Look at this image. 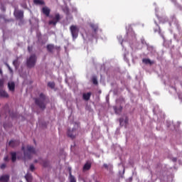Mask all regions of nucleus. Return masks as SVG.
<instances>
[{"instance_id": "obj_1", "label": "nucleus", "mask_w": 182, "mask_h": 182, "mask_svg": "<svg viewBox=\"0 0 182 182\" xmlns=\"http://www.w3.org/2000/svg\"><path fill=\"white\" fill-rule=\"evenodd\" d=\"M22 150L24 151V159L26 160V159H31L32 157V154H35L36 153V151L35 150V148L32 146H27V149H25V147H22Z\"/></svg>"}, {"instance_id": "obj_2", "label": "nucleus", "mask_w": 182, "mask_h": 182, "mask_svg": "<svg viewBox=\"0 0 182 182\" xmlns=\"http://www.w3.org/2000/svg\"><path fill=\"white\" fill-rule=\"evenodd\" d=\"M70 31L73 37V40L75 41L77 39L79 35V28L77 26H71L70 27Z\"/></svg>"}, {"instance_id": "obj_3", "label": "nucleus", "mask_w": 182, "mask_h": 182, "mask_svg": "<svg viewBox=\"0 0 182 182\" xmlns=\"http://www.w3.org/2000/svg\"><path fill=\"white\" fill-rule=\"evenodd\" d=\"M77 124H75V128H73L72 129H68L67 134L68 137H70V139H75L76 136H77Z\"/></svg>"}, {"instance_id": "obj_4", "label": "nucleus", "mask_w": 182, "mask_h": 182, "mask_svg": "<svg viewBox=\"0 0 182 182\" xmlns=\"http://www.w3.org/2000/svg\"><path fill=\"white\" fill-rule=\"evenodd\" d=\"M36 104L39 106L41 109H45V95L40 94V98L36 99Z\"/></svg>"}, {"instance_id": "obj_5", "label": "nucleus", "mask_w": 182, "mask_h": 182, "mask_svg": "<svg viewBox=\"0 0 182 182\" xmlns=\"http://www.w3.org/2000/svg\"><path fill=\"white\" fill-rule=\"evenodd\" d=\"M36 65V55H32L27 59L28 68H33Z\"/></svg>"}, {"instance_id": "obj_6", "label": "nucleus", "mask_w": 182, "mask_h": 182, "mask_svg": "<svg viewBox=\"0 0 182 182\" xmlns=\"http://www.w3.org/2000/svg\"><path fill=\"white\" fill-rule=\"evenodd\" d=\"M58 21H60V15L59 14H56L54 17H53V20L49 21V25H53L54 26L58 23Z\"/></svg>"}, {"instance_id": "obj_7", "label": "nucleus", "mask_w": 182, "mask_h": 182, "mask_svg": "<svg viewBox=\"0 0 182 182\" xmlns=\"http://www.w3.org/2000/svg\"><path fill=\"white\" fill-rule=\"evenodd\" d=\"M14 16L16 19H22V18H23V11L16 9L14 11Z\"/></svg>"}, {"instance_id": "obj_8", "label": "nucleus", "mask_w": 182, "mask_h": 182, "mask_svg": "<svg viewBox=\"0 0 182 182\" xmlns=\"http://www.w3.org/2000/svg\"><path fill=\"white\" fill-rule=\"evenodd\" d=\"M103 167L105 170L109 171V174H112L113 173V165L112 164H104Z\"/></svg>"}, {"instance_id": "obj_9", "label": "nucleus", "mask_w": 182, "mask_h": 182, "mask_svg": "<svg viewBox=\"0 0 182 182\" xmlns=\"http://www.w3.org/2000/svg\"><path fill=\"white\" fill-rule=\"evenodd\" d=\"M127 123H129V118L127 117H124V119L121 118L119 119V124L120 126H127Z\"/></svg>"}, {"instance_id": "obj_10", "label": "nucleus", "mask_w": 182, "mask_h": 182, "mask_svg": "<svg viewBox=\"0 0 182 182\" xmlns=\"http://www.w3.org/2000/svg\"><path fill=\"white\" fill-rule=\"evenodd\" d=\"M9 145L10 146V147H16V146H19V141L11 140L9 141Z\"/></svg>"}, {"instance_id": "obj_11", "label": "nucleus", "mask_w": 182, "mask_h": 182, "mask_svg": "<svg viewBox=\"0 0 182 182\" xmlns=\"http://www.w3.org/2000/svg\"><path fill=\"white\" fill-rule=\"evenodd\" d=\"M42 12L46 16H49L50 14V9L48 8L47 6H45L42 9Z\"/></svg>"}, {"instance_id": "obj_12", "label": "nucleus", "mask_w": 182, "mask_h": 182, "mask_svg": "<svg viewBox=\"0 0 182 182\" xmlns=\"http://www.w3.org/2000/svg\"><path fill=\"white\" fill-rule=\"evenodd\" d=\"M8 87H9V90H10V92H15V82H9Z\"/></svg>"}, {"instance_id": "obj_13", "label": "nucleus", "mask_w": 182, "mask_h": 182, "mask_svg": "<svg viewBox=\"0 0 182 182\" xmlns=\"http://www.w3.org/2000/svg\"><path fill=\"white\" fill-rule=\"evenodd\" d=\"M1 182H8L9 181V175H4L0 177Z\"/></svg>"}, {"instance_id": "obj_14", "label": "nucleus", "mask_w": 182, "mask_h": 182, "mask_svg": "<svg viewBox=\"0 0 182 182\" xmlns=\"http://www.w3.org/2000/svg\"><path fill=\"white\" fill-rule=\"evenodd\" d=\"M0 97H9V95L5 90L0 89Z\"/></svg>"}, {"instance_id": "obj_15", "label": "nucleus", "mask_w": 182, "mask_h": 182, "mask_svg": "<svg viewBox=\"0 0 182 182\" xmlns=\"http://www.w3.org/2000/svg\"><path fill=\"white\" fill-rule=\"evenodd\" d=\"M143 63H144L145 65H153V63H154V61H151L150 60V59L149 58H144L142 60Z\"/></svg>"}, {"instance_id": "obj_16", "label": "nucleus", "mask_w": 182, "mask_h": 182, "mask_svg": "<svg viewBox=\"0 0 182 182\" xmlns=\"http://www.w3.org/2000/svg\"><path fill=\"white\" fill-rule=\"evenodd\" d=\"M127 35H128L129 38L131 36L134 38V39L136 38V36L134 35V32L132 31V29H129L127 31Z\"/></svg>"}, {"instance_id": "obj_17", "label": "nucleus", "mask_w": 182, "mask_h": 182, "mask_svg": "<svg viewBox=\"0 0 182 182\" xmlns=\"http://www.w3.org/2000/svg\"><path fill=\"white\" fill-rule=\"evenodd\" d=\"M91 95H92V93L87 92V93L83 94L82 97L84 100H89V99H90Z\"/></svg>"}, {"instance_id": "obj_18", "label": "nucleus", "mask_w": 182, "mask_h": 182, "mask_svg": "<svg viewBox=\"0 0 182 182\" xmlns=\"http://www.w3.org/2000/svg\"><path fill=\"white\" fill-rule=\"evenodd\" d=\"M91 167H92V164H90V163H87L83 166V171H87V170H89Z\"/></svg>"}, {"instance_id": "obj_19", "label": "nucleus", "mask_w": 182, "mask_h": 182, "mask_svg": "<svg viewBox=\"0 0 182 182\" xmlns=\"http://www.w3.org/2000/svg\"><path fill=\"white\" fill-rule=\"evenodd\" d=\"M33 2L36 5H44L45 1L43 0H33Z\"/></svg>"}, {"instance_id": "obj_20", "label": "nucleus", "mask_w": 182, "mask_h": 182, "mask_svg": "<svg viewBox=\"0 0 182 182\" xmlns=\"http://www.w3.org/2000/svg\"><path fill=\"white\" fill-rule=\"evenodd\" d=\"M69 174H70V182H76V178H75V176H73L72 175V171L70 170V172H69Z\"/></svg>"}, {"instance_id": "obj_21", "label": "nucleus", "mask_w": 182, "mask_h": 182, "mask_svg": "<svg viewBox=\"0 0 182 182\" xmlns=\"http://www.w3.org/2000/svg\"><path fill=\"white\" fill-rule=\"evenodd\" d=\"M47 49H48V52H53V49H55V46L52 44L48 45Z\"/></svg>"}, {"instance_id": "obj_22", "label": "nucleus", "mask_w": 182, "mask_h": 182, "mask_svg": "<svg viewBox=\"0 0 182 182\" xmlns=\"http://www.w3.org/2000/svg\"><path fill=\"white\" fill-rule=\"evenodd\" d=\"M90 27L92 28V29H93L94 32H96L97 31V28H98L97 24L91 23Z\"/></svg>"}, {"instance_id": "obj_23", "label": "nucleus", "mask_w": 182, "mask_h": 182, "mask_svg": "<svg viewBox=\"0 0 182 182\" xmlns=\"http://www.w3.org/2000/svg\"><path fill=\"white\" fill-rule=\"evenodd\" d=\"M11 160L13 163L16 161V152H11Z\"/></svg>"}, {"instance_id": "obj_24", "label": "nucleus", "mask_w": 182, "mask_h": 182, "mask_svg": "<svg viewBox=\"0 0 182 182\" xmlns=\"http://www.w3.org/2000/svg\"><path fill=\"white\" fill-rule=\"evenodd\" d=\"M127 56H129V52L125 51L124 54V60H125V62L129 63V58H127Z\"/></svg>"}, {"instance_id": "obj_25", "label": "nucleus", "mask_w": 182, "mask_h": 182, "mask_svg": "<svg viewBox=\"0 0 182 182\" xmlns=\"http://www.w3.org/2000/svg\"><path fill=\"white\" fill-rule=\"evenodd\" d=\"M13 65L16 68H18L19 66V61H18V59L13 61Z\"/></svg>"}, {"instance_id": "obj_26", "label": "nucleus", "mask_w": 182, "mask_h": 182, "mask_svg": "<svg viewBox=\"0 0 182 182\" xmlns=\"http://www.w3.org/2000/svg\"><path fill=\"white\" fill-rule=\"evenodd\" d=\"M122 107H120V108L119 109H117V107H114V110L115 113H117V114L120 113V112H122Z\"/></svg>"}, {"instance_id": "obj_27", "label": "nucleus", "mask_w": 182, "mask_h": 182, "mask_svg": "<svg viewBox=\"0 0 182 182\" xmlns=\"http://www.w3.org/2000/svg\"><path fill=\"white\" fill-rule=\"evenodd\" d=\"M117 39H118L119 42H120L121 45L123 46V39L122 38V36H118Z\"/></svg>"}, {"instance_id": "obj_28", "label": "nucleus", "mask_w": 182, "mask_h": 182, "mask_svg": "<svg viewBox=\"0 0 182 182\" xmlns=\"http://www.w3.org/2000/svg\"><path fill=\"white\" fill-rule=\"evenodd\" d=\"M48 86L51 89H53V87H55V82H48Z\"/></svg>"}, {"instance_id": "obj_29", "label": "nucleus", "mask_w": 182, "mask_h": 182, "mask_svg": "<svg viewBox=\"0 0 182 182\" xmlns=\"http://www.w3.org/2000/svg\"><path fill=\"white\" fill-rule=\"evenodd\" d=\"M177 23H178L177 20L176 18H173L171 23H170V25H177Z\"/></svg>"}, {"instance_id": "obj_30", "label": "nucleus", "mask_w": 182, "mask_h": 182, "mask_svg": "<svg viewBox=\"0 0 182 182\" xmlns=\"http://www.w3.org/2000/svg\"><path fill=\"white\" fill-rule=\"evenodd\" d=\"M26 180H27V181H29V180H31V178H32V176L29 175V174H26L25 176Z\"/></svg>"}, {"instance_id": "obj_31", "label": "nucleus", "mask_w": 182, "mask_h": 182, "mask_svg": "<svg viewBox=\"0 0 182 182\" xmlns=\"http://www.w3.org/2000/svg\"><path fill=\"white\" fill-rule=\"evenodd\" d=\"M92 82L94 85H97V78L96 77H92Z\"/></svg>"}, {"instance_id": "obj_32", "label": "nucleus", "mask_w": 182, "mask_h": 182, "mask_svg": "<svg viewBox=\"0 0 182 182\" xmlns=\"http://www.w3.org/2000/svg\"><path fill=\"white\" fill-rule=\"evenodd\" d=\"M4 81L3 79L0 80V89H2V87H4Z\"/></svg>"}, {"instance_id": "obj_33", "label": "nucleus", "mask_w": 182, "mask_h": 182, "mask_svg": "<svg viewBox=\"0 0 182 182\" xmlns=\"http://www.w3.org/2000/svg\"><path fill=\"white\" fill-rule=\"evenodd\" d=\"M6 65L7 66L8 69L9 70V71L13 73V71H12V68H11V67L9 66V65L8 63H6Z\"/></svg>"}, {"instance_id": "obj_34", "label": "nucleus", "mask_w": 182, "mask_h": 182, "mask_svg": "<svg viewBox=\"0 0 182 182\" xmlns=\"http://www.w3.org/2000/svg\"><path fill=\"white\" fill-rule=\"evenodd\" d=\"M30 170L31 171H33V170H35V166H33V164H31L30 166Z\"/></svg>"}, {"instance_id": "obj_35", "label": "nucleus", "mask_w": 182, "mask_h": 182, "mask_svg": "<svg viewBox=\"0 0 182 182\" xmlns=\"http://www.w3.org/2000/svg\"><path fill=\"white\" fill-rule=\"evenodd\" d=\"M5 167H6V164H2L0 166V168H1L2 170H4V168H5Z\"/></svg>"}, {"instance_id": "obj_36", "label": "nucleus", "mask_w": 182, "mask_h": 182, "mask_svg": "<svg viewBox=\"0 0 182 182\" xmlns=\"http://www.w3.org/2000/svg\"><path fill=\"white\" fill-rule=\"evenodd\" d=\"M155 11H156V16H157L159 21L160 22H161V20H160V18L159 17V15L157 14V9H155Z\"/></svg>"}, {"instance_id": "obj_37", "label": "nucleus", "mask_w": 182, "mask_h": 182, "mask_svg": "<svg viewBox=\"0 0 182 182\" xmlns=\"http://www.w3.org/2000/svg\"><path fill=\"white\" fill-rule=\"evenodd\" d=\"M8 160H9V157H8V156H6L4 157V161H8Z\"/></svg>"}, {"instance_id": "obj_38", "label": "nucleus", "mask_w": 182, "mask_h": 182, "mask_svg": "<svg viewBox=\"0 0 182 182\" xmlns=\"http://www.w3.org/2000/svg\"><path fill=\"white\" fill-rule=\"evenodd\" d=\"M172 161H173V162L177 161V158H173V159H172Z\"/></svg>"}, {"instance_id": "obj_39", "label": "nucleus", "mask_w": 182, "mask_h": 182, "mask_svg": "<svg viewBox=\"0 0 182 182\" xmlns=\"http://www.w3.org/2000/svg\"><path fill=\"white\" fill-rule=\"evenodd\" d=\"M28 52H31V50H32V48L31 47H28Z\"/></svg>"}, {"instance_id": "obj_40", "label": "nucleus", "mask_w": 182, "mask_h": 182, "mask_svg": "<svg viewBox=\"0 0 182 182\" xmlns=\"http://www.w3.org/2000/svg\"><path fill=\"white\" fill-rule=\"evenodd\" d=\"M171 89H172V90H174V92H176V87H171Z\"/></svg>"}, {"instance_id": "obj_41", "label": "nucleus", "mask_w": 182, "mask_h": 182, "mask_svg": "<svg viewBox=\"0 0 182 182\" xmlns=\"http://www.w3.org/2000/svg\"><path fill=\"white\" fill-rule=\"evenodd\" d=\"M141 43H143V45H144V43H146V41H144V40H141Z\"/></svg>"}, {"instance_id": "obj_42", "label": "nucleus", "mask_w": 182, "mask_h": 182, "mask_svg": "<svg viewBox=\"0 0 182 182\" xmlns=\"http://www.w3.org/2000/svg\"><path fill=\"white\" fill-rule=\"evenodd\" d=\"M148 49H149V50L153 49V47H148Z\"/></svg>"}, {"instance_id": "obj_43", "label": "nucleus", "mask_w": 182, "mask_h": 182, "mask_svg": "<svg viewBox=\"0 0 182 182\" xmlns=\"http://www.w3.org/2000/svg\"><path fill=\"white\" fill-rule=\"evenodd\" d=\"M0 74L2 75V70L0 69Z\"/></svg>"}, {"instance_id": "obj_44", "label": "nucleus", "mask_w": 182, "mask_h": 182, "mask_svg": "<svg viewBox=\"0 0 182 182\" xmlns=\"http://www.w3.org/2000/svg\"><path fill=\"white\" fill-rule=\"evenodd\" d=\"M67 9V14H68L69 12V9Z\"/></svg>"}, {"instance_id": "obj_45", "label": "nucleus", "mask_w": 182, "mask_h": 182, "mask_svg": "<svg viewBox=\"0 0 182 182\" xmlns=\"http://www.w3.org/2000/svg\"><path fill=\"white\" fill-rule=\"evenodd\" d=\"M172 2H176V1L175 0H171Z\"/></svg>"}, {"instance_id": "obj_46", "label": "nucleus", "mask_w": 182, "mask_h": 182, "mask_svg": "<svg viewBox=\"0 0 182 182\" xmlns=\"http://www.w3.org/2000/svg\"><path fill=\"white\" fill-rule=\"evenodd\" d=\"M178 97H179V99H181V97L180 95L178 96Z\"/></svg>"}, {"instance_id": "obj_47", "label": "nucleus", "mask_w": 182, "mask_h": 182, "mask_svg": "<svg viewBox=\"0 0 182 182\" xmlns=\"http://www.w3.org/2000/svg\"><path fill=\"white\" fill-rule=\"evenodd\" d=\"M94 38H96V36H92Z\"/></svg>"}, {"instance_id": "obj_48", "label": "nucleus", "mask_w": 182, "mask_h": 182, "mask_svg": "<svg viewBox=\"0 0 182 182\" xmlns=\"http://www.w3.org/2000/svg\"><path fill=\"white\" fill-rule=\"evenodd\" d=\"M35 163H38V161H35Z\"/></svg>"}, {"instance_id": "obj_49", "label": "nucleus", "mask_w": 182, "mask_h": 182, "mask_svg": "<svg viewBox=\"0 0 182 182\" xmlns=\"http://www.w3.org/2000/svg\"><path fill=\"white\" fill-rule=\"evenodd\" d=\"M155 23H156V25H157V23H156V21H155Z\"/></svg>"}, {"instance_id": "obj_50", "label": "nucleus", "mask_w": 182, "mask_h": 182, "mask_svg": "<svg viewBox=\"0 0 182 182\" xmlns=\"http://www.w3.org/2000/svg\"><path fill=\"white\" fill-rule=\"evenodd\" d=\"M44 166H46V165L43 164Z\"/></svg>"}, {"instance_id": "obj_51", "label": "nucleus", "mask_w": 182, "mask_h": 182, "mask_svg": "<svg viewBox=\"0 0 182 182\" xmlns=\"http://www.w3.org/2000/svg\"><path fill=\"white\" fill-rule=\"evenodd\" d=\"M95 182H99V181H95Z\"/></svg>"}]
</instances>
